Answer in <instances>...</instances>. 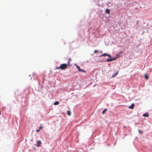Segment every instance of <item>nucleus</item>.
<instances>
[{
  "mask_svg": "<svg viewBox=\"0 0 152 152\" xmlns=\"http://www.w3.org/2000/svg\"><path fill=\"white\" fill-rule=\"evenodd\" d=\"M70 65L69 61H68L67 64H61L59 67H57L56 69H61V70L67 68V66Z\"/></svg>",
  "mask_w": 152,
  "mask_h": 152,
  "instance_id": "f257e3e1",
  "label": "nucleus"
},
{
  "mask_svg": "<svg viewBox=\"0 0 152 152\" xmlns=\"http://www.w3.org/2000/svg\"><path fill=\"white\" fill-rule=\"evenodd\" d=\"M76 67L79 71L80 72H86V71L85 70L81 69L79 66L77 65Z\"/></svg>",
  "mask_w": 152,
  "mask_h": 152,
  "instance_id": "f03ea898",
  "label": "nucleus"
},
{
  "mask_svg": "<svg viewBox=\"0 0 152 152\" xmlns=\"http://www.w3.org/2000/svg\"><path fill=\"white\" fill-rule=\"evenodd\" d=\"M37 144L36 146L37 147H39L40 146L41 144V142L40 140H39L37 141Z\"/></svg>",
  "mask_w": 152,
  "mask_h": 152,
  "instance_id": "7ed1b4c3",
  "label": "nucleus"
},
{
  "mask_svg": "<svg viewBox=\"0 0 152 152\" xmlns=\"http://www.w3.org/2000/svg\"><path fill=\"white\" fill-rule=\"evenodd\" d=\"M108 56L109 57L111 58V57L110 55L109 54H108L106 53H104V54H102V55L101 56Z\"/></svg>",
  "mask_w": 152,
  "mask_h": 152,
  "instance_id": "20e7f679",
  "label": "nucleus"
},
{
  "mask_svg": "<svg viewBox=\"0 0 152 152\" xmlns=\"http://www.w3.org/2000/svg\"><path fill=\"white\" fill-rule=\"evenodd\" d=\"M134 104H132L131 106L129 107V108L130 109H133L134 108Z\"/></svg>",
  "mask_w": 152,
  "mask_h": 152,
  "instance_id": "39448f33",
  "label": "nucleus"
},
{
  "mask_svg": "<svg viewBox=\"0 0 152 152\" xmlns=\"http://www.w3.org/2000/svg\"><path fill=\"white\" fill-rule=\"evenodd\" d=\"M118 71H117L116 72H115L114 74L112 75V77H115L118 74Z\"/></svg>",
  "mask_w": 152,
  "mask_h": 152,
  "instance_id": "423d86ee",
  "label": "nucleus"
},
{
  "mask_svg": "<svg viewBox=\"0 0 152 152\" xmlns=\"http://www.w3.org/2000/svg\"><path fill=\"white\" fill-rule=\"evenodd\" d=\"M105 12L106 13L109 14L110 13V10L107 9H106Z\"/></svg>",
  "mask_w": 152,
  "mask_h": 152,
  "instance_id": "0eeeda50",
  "label": "nucleus"
},
{
  "mask_svg": "<svg viewBox=\"0 0 152 152\" xmlns=\"http://www.w3.org/2000/svg\"><path fill=\"white\" fill-rule=\"evenodd\" d=\"M143 115L145 117H148V116L149 115L148 114V113H145L143 114Z\"/></svg>",
  "mask_w": 152,
  "mask_h": 152,
  "instance_id": "6e6552de",
  "label": "nucleus"
},
{
  "mask_svg": "<svg viewBox=\"0 0 152 152\" xmlns=\"http://www.w3.org/2000/svg\"><path fill=\"white\" fill-rule=\"evenodd\" d=\"M67 115L69 116L71 115V112L69 110H68L67 111Z\"/></svg>",
  "mask_w": 152,
  "mask_h": 152,
  "instance_id": "1a4fd4ad",
  "label": "nucleus"
},
{
  "mask_svg": "<svg viewBox=\"0 0 152 152\" xmlns=\"http://www.w3.org/2000/svg\"><path fill=\"white\" fill-rule=\"evenodd\" d=\"M145 77L146 80H148L149 78V77L146 74H145Z\"/></svg>",
  "mask_w": 152,
  "mask_h": 152,
  "instance_id": "9d476101",
  "label": "nucleus"
},
{
  "mask_svg": "<svg viewBox=\"0 0 152 152\" xmlns=\"http://www.w3.org/2000/svg\"><path fill=\"white\" fill-rule=\"evenodd\" d=\"M59 104V102L58 101H56L54 103V104L55 105H58Z\"/></svg>",
  "mask_w": 152,
  "mask_h": 152,
  "instance_id": "9b49d317",
  "label": "nucleus"
},
{
  "mask_svg": "<svg viewBox=\"0 0 152 152\" xmlns=\"http://www.w3.org/2000/svg\"><path fill=\"white\" fill-rule=\"evenodd\" d=\"M107 109H106L103 110L102 112V114H104L105 113L106 111H107Z\"/></svg>",
  "mask_w": 152,
  "mask_h": 152,
  "instance_id": "f8f14e48",
  "label": "nucleus"
},
{
  "mask_svg": "<svg viewBox=\"0 0 152 152\" xmlns=\"http://www.w3.org/2000/svg\"><path fill=\"white\" fill-rule=\"evenodd\" d=\"M113 61V60L111 59H107V62Z\"/></svg>",
  "mask_w": 152,
  "mask_h": 152,
  "instance_id": "ddd939ff",
  "label": "nucleus"
},
{
  "mask_svg": "<svg viewBox=\"0 0 152 152\" xmlns=\"http://www.w3.org/2000/svg\"><path fill=\"white\" fill-rule=\"evenodd\" d=\"M138 132L140 133H141L142 134H143V132L142 131H141L140 130H138Z\"/></svg>",
  "mask_w": 152,
  "mask_h": 152,
  "instance_id": "4468645a",
  "label": "nucleus"
},
{
  "mask_svg": "<svg viewBox=\"0 0 152 152\" xmlns=\"http://www.w3.org/2000/svg\"><path fill=\"white\" fill-rule=\"evenodd\" d=\"M98 52V50H95L94 51V53H97Z\"/></svg>",
  "mask_w": 152,
  "mask_h": 152,
  "instance_id": "2eb2a0df",
  "label": "nucleus"
},
{
  "mask_svg": "<svg viewBox=\"0 0 152 152\" xmlns=\"http://www.w3.org/2000/svg\"><path fill=\"white\" fill-rule=\"evenodd\" d=\"M116 59V58H111V59L113 60V61L115 60Z\"/></svg>",
  "mask_w": 152,
  "mask_h": 152,
  "instance_id": "dca6fc26",
  "label": "nucleus"
},
{
  "mask_svg": "<svg viewBox=\"0 0 152 152\" xmlns=\"http://www.w3.org/2000/svg\"><path fill=\"white\" fill-rule=\"evenodd\" d=\"M40 129H37L36 130V131L37 132H39V131H40Z\"/></svg>",
  "mask_w": 152,
  "mask_h": 152,
  "instance_id": "f3484780",
  "label": "nucleus"
},
{
  "mask_svg": "<svg viewBox=\"0 0 152 152\" xmlns=\"http://www.w3.org/2000/svg\"><path fill=\"white\" fill-rule=\"evenodd\" d=\"M42 129V126H40L39 129H40V130Z\"/></svg>",
  "mask_w": 152,
  "mask_h": 152,
  "instance_id": "a211bd4d",
  "label": "nucleus"
},
{
  "mask_svg": "<svg viewBox=\"0 0 152 152\" xmlns=\"http://www.w3.org/2000/svg\"><path fill=\"white\" fill-rule=\"evenodd\" d=\"M71 61V59L70 58H69L68 59V61H69V62L70 61Z\"/></svg>",
  "mask_w": 152,
  "mask_h": 152,
  "instance_id": "6ab92c4d",
  "label": "nucleus"
}]
</instances>
